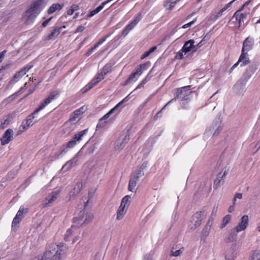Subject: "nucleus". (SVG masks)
Masks as SVG:
<instances>
[{"instance_id": "1", "label": "nucleus", "mask_w": 260, "mask_h": 260, "mask_svg": "<svg viewBox=\"0 0 260 260\" xmlns=\"http://www.w3.org/2000/svg\"><path fill=\"white\" fill-rule=\"evenodd\" d=\"M257 68L255 65L249 66L242 76L238 80L233 86L234 92L238 95L242 96L246 91V84L252 75L255 72Z\"/></svg>"}, {"instance_id": "2", "label": "nucleus", "mask_w": 260, "mask_h": 260, "mask_svg": "<svg viewBox=\"0 0 260 260\" xmlns=\"http://www.w3.org/2000/svg\"><path fill=\"white\" fill-rule=\"evenodd\" d=\"M129 134L128 132L122 134L118 139L116 140L115 143V148L116 150H121L124 148L125 145L128 143L129 140Z\"/></svg>"}, {"instance_id": "3", "label": "nucleus", "mask_w": 260, "mask_h": 260, "mask_svg": "<svg viewBox=\"0 0 260 260\" xmlns=\"http://www.w3.org/2000/svg\"><path fill=\"white\" fill-rule=\"evenodd\" d=\"M250 62V60L247 52H242L238 61L235 63L230 69L229 73L231 74L233 71L240 63L241 67H244Z\"/></svg>"}, {"instance_id": "4", "label": "nucleus", "mask_w": 260, "mask_h": 260, "mask_svg": "<svg viewBox=\"0 0 260 260\" xmlns=\"http://www.w3.org/2000/svg\"><path fill=\"white\" fill-rule=\"evenodd\" d=\"M57 244L55 243H52L50 244L47 250L44 253V257L45 258L50 259L52 260H55V254L57 251Z\"/></svg>"}, {"instance_id": "5", "label": "nucleus", "mask_w": 260, "mask_h": 260, "mask_svg": "<svg viewBox=\"0 0 260 260\" xmlns=\"http://www.w3.org/2000/svg\"><path fill=\"white\" fill-rule=\"evenodd\" d=\"M189 86H184L177 89V96L176 98L181 101H187L189 99V94L191 92L187 89Z\"/></svg>"}, {"instance_id": "6", "label": "nucleus", "mask_w": 260, "mask_h": 260, "mask_svg": "<svg viewBox=\"0 0 260 260\" xmlns=\"http://www.w3.org/2000/svg\"><path fill=\"white\" fill-rule=\"evenodd\" d=\"M205 216V212L202 211L197 212L194 213L192 217V220L191 221L193 223L194 227H191V229H195L200 225L202 220Z\"/></svg>"}, {"instance_id": "7", "label": "nucleus", "mask_w": 260, "mask_h": 260, "mask_svg": "<svg viewBox=\"0 0 260 260\" xmlns=\"http://www.w3.org/2000/svg\"><path fill=\"white\" fill-rule=\"evenodd\" d=\"M128 96L125 97L124 99H123L121 101H120L119 103H118L114 108L111 109L107 113H106L104 116L100 119V121H102L103 120L107 119L110 115L114 113L115 116L117 115L121 111V109L119 108L120 106L123 103L124 101L128 98Z\"/></svg>"}, {"instance_id": "8", "label": "nucleus", "mask_w": 260, "mask_h": 260, "mask_svg": "<svg viewBox=\"0 0 260 260\" xmlns=\"http://www.w3.org/2000/svg\"><path fill=\"white\" fill-rule=\"evenodd\" d=\"M60 94V91L58 90H54L50 92L48 96L45 99L40 105V109H43L51 102L57 98Z\"/></svg>"}, {"instance_id": "9", "label": "nucleus", "mask_w": 260, "mask_h": 260, "mask_svg": "<svg viewBox=\"0 0 260 260\" xmlns=\"http://www.w3.org/2000/svg\"><path fill=\"white\" fill-rule=\"evenodd\" d=\"M57 251L55 254V260H63V256L68 251V247L62 243L57 244Z\"/></svg>"}, {"instance_id": "10", "label": "nucleus", "mask_w": 260, "mask_h": 260, "mask_svg": "<svg viewBox=\"0 0 260 260\" xmlns=\"http://www.w3.org/2000/svg\"><path fill=\"white\" fill-rule=\"evenodd\" d=\"M106 75H104V73L102 71L98 74L94 79H93L89 84H88L84 88V91L83 92L87 91L88 90L92 88L99 82L103 80Z\"/></svg>"}, {"instance_id": "11", "label": "nucleus", "mask_w": 260, "mask_h": 260, "mask_svg": "<svg viewBox=\"0 0 260 260\" xmlns=\"http://www.w3.org/2000/svg\"><path fill=\"white\" fill-rule=\"evenodd\" d=\"M106 75H104V73L102 71L98 74L94 79H93L89 84H88L84 88V91L83 92L87 91L88 90L92 88L99 82L103 80Z\"/></svg>"}, {"instance_id": "12", "label": "nucleus", "mask_w": 260, "mask_h": 260, "mask_svg": "<svg viewBox=\"0 0 260 260\" xmlns=\"http://www.w3.org/2000/svg\"><path fill=\"white\" fill-rule=\"evenodd\" d=\"M43 0L34 1L31 3L28 10L30 12H34L39 15L43 9Z\"/></svg>"}, {"instance_id": "13", "label": "nucleus", "mask_w": 260, "mask_h": 260, "mask_svg": "<svg viewBox=\"0 0 260 260\" xmlns=\"http://www.w3.org/2000/svg\"><path fill=\"white\" fill-rule=\"evenodd\" d=\"M248 223V215H243L241 218V221L239 222L238 224L233 230L238 233L246 229Z\"/></svg>"}, {"instance_id": "14", "label": "nucleus", "mask_w": 260, "mask_h": 260, "mask_svg": "<svg viewBox=\"0 0 260 260\" xmlns=\"http://www.w3.org/2000/svg\"><path fill=\"white\" fill-rule=\"evenodd\" d=\"M87 220V218H85L84 211H81L78 217L74 219V224L72 226V228H79L83 225Z\"/></svg>"}, {"instance_id": "15", "label": "nucleus", "mask_w": 260, "mask_h": 260, "mask_svg": "<svg viewBox=\"0 0 260 260\" xmlns=\"http://www.w3.org/2000/svg\"><path fill=\"white\" fill-rule=\"evenodd\" d=\"M87 220V218H85L84 211H81L78 217L74 219V224L72 226V228H79L83 225Z\"/></svg>"}, {"instance_id": "16", "label": "nucleus", "mask_w": 260, "mask_h": 260, "mask_svg": "<svg viewBox=\"0 0 260 260\" xmlns=\"http://www.w3.org/2000/svg\"><path fill=\"white\" fill-rule=\"evenodd\" d=\"M77 142L73 138L72 140L69 141L66 146V147L62 149V150H60V151L58 153H56L55 154V158H60L62 155L67 153L68 151V148H73L76 144Z\"/></svg>"}, {"instance_id": "17", "label": "nucleus", "mask_w": 260, "mask_h": 260, "mask_svg": "<svg viewBox=\"0 0 260 260\" xmlns=\"http://www.w3.org/2000/svg\"><path fill=\"white\" fill-rule=\"evenodd\" d=\"M42 109H40V107L37 108L32 113L28 115L25 119L26 125H24L23 129H27L30 126H32L34 124V119L35 118V115Z\"/></svg>"}, {"instance_id": "18", "label": "nucleus", "mask_w": 260, "mask_h": 260, "mask_svg": "<svg viewBox=\"0 0 260 260\" xmlns=\"http://www.w3.org/2000/svg\"><path fill=\"white\" fill-rule=\"evenodd\" d=\"M13 133V131L12 129L9 128L6 130L1 139L2 145L8 144L12 140Z\"/></svg>"}, {"instance_id": "19", "label": "nucleus", "mask_w": 260, "mask_h": 260, "mask_svg": "<svg viewBox=\"0 0 260 260\" xmlns=\"http://www.w3.org/2000/svg\"><path fill=\"white\" fill-rule=\"evenodd\" d=\"M85 111L84 107H82L79 109L75 110L71 115L69 121L72 124L76 123L79 120V116L83 114Z\"/></svg>"}, {"instance_id": "20", "label": "nucleus", "mask_w": 260, "mask_h": 260, "mask_svg": "<svg viewBox=\"0 0 260 260\" xmlns=\"http://www.w3.org/2000/svg\"><path fill=\"white\" fill-rule=\"evenodd\" d=\"M38 15V14L27 10L24 15L25 23L27 25L31 24L34 22Z\"/></svg>"}, {"instance_id": "21", "label": "nucleus", "mask_w": 260, "mask_h": 260, "mask_svg": "<svg viewBox=\"0 0 260 260\" xmlns=\"http://www.w3.org/2000/svg\"><path fill=\"white\" fill-rule=\"evenodd\" d=\"M254 40L253 39L247 37L243 43V47L242 48V52H247L250 50L253 46Z\"/></svg>"}, {"instance_id": "22", "label": "nucleus", "mask_w": 260, "mask_h": 260, "mask_svg": "<svg viewBox=\"0 0 260 260\" xmlns=\"http://www.w3.org/2000/svg\"><path fill=\"white\" fill-rule=\"evenodd\" d=\"M248 14V13L247 12L238 13V12H236L234 13L232 18H235L236 20L238 21L239 24L238 27L241 26L242 22H244V21L246 20Z\"/></svg>"}, {"instance_id": "23", "label": "nucleus", "mask_w": 260, "mask_h": 260, "mask_svg": "<svg viewBox=\"0 0 260 260\" xmlns=\"http://www.w3.org/2000/svg\"><path fill=\"white\" fill-rule=\"evenodd\" d=\"M146 165L147 164H145V162L143 163L139 169L136 170L134 172L133 175L132 177L133 179L139 181L140 180V179L141 177H142L144 175L143 170L146 167Z\"/></svg>"}, {"instance_id": "24", "label": "nucleus", "mask_w": 260, "mask_h": 260, "mask_svg": "<svg viewBox=\"0 0 260 260\" xmlns=\"http://www.w3.org/2000/svg\"><path fill=\"white\" fill-rule=\"evenodd\" d=\"M194 41L193 40H189L186 41L181 49L182 52L185 53H186L191 50H192V51L194 52Z\"/></svg>"}, {"instance_id": "25", "label": "nucleus", "mask_w": 260, "mask_h": 260, "mask_svg": "<svg viewBox=\"0 0 260 260\" xmlns=\"http://www.w3.org/2000/svg\"><path fill=\"white\" fill-rule=\"evenodd\" d=\"M59 192L57 191H53L50 193L46 198V202L44 203L45 206H48L51 203H52L54 201H55L58 196Z\"/></svg>"}, {"instance_id": "26", "label": "nucleus", "mask_w": 260, "mask_h": 260, "mask_svg": "<svg viewBox=\"0 0 260 260\" xmlns=\"http://www.w3.org/2000/svg\"><path fill=\"white\" fill-rule=\"evenodd\" d=\"M227 174L228 171L224 170L223 174H221V172H220L218 174L217 178L214 180L213 183V187L214 188H217L219 187L221 180L224 179Z\"/></svg>"}, {"instance_id": "27", "label": "nucleus", "mask_w": 260, "mask_h": 260, "mask_svg": "<svg viewBox=\"0 0 260 260\" xmlns=\"http://www.w3.org/2000/svg\"><path fill=\"white\" fill-rule=\"evenodd\" d=\"M78 160L77 154H76L72 159L68 161L62 167V170L64 171L69 170L72 166L75 165Z\"/></svg>"}, {"instance_id": "28", "label": "nucleus", "mask_w": 260, "mask_h": 260, "mask_svg": "<svg viewBox=\"0 0 260 260\" xmlns=\"http://www.w3.org/2000/svg\"><path fill=\"white\" fill-rule=\"evenodd\" d=\"M140 72H141L140 71H138L135 69L134 72L129 75L128 78L125 81V84H128L131 82L136 81L141 75Z\"/></svg>"}, {"instance_id": "29", "label": "nucleus", "mask_w": 260, "mask_h": 260, "mask_svg": "<svg viewBox=\"0 0 260 260\" xmlns=\"http://www.w3.org/2000/svg\"><path fill=\"white\" fill-rule=\"evenodd\" d=\"M63 4H60L58 3L52 4L48 10V14H51L56 11L60 10L63 8Z\"/></svg>"}, {"instance_id": "30", "label": "nucleus", "mask_w": 260, "mask_h": 260, "mask_svg": "<svg viewBox=\"0 0 260 260\" xmlns=\"http://www.w3.org/2000/svg\"><path fill=\"white\" fill-rule=\"evenodd\" d=\"M63 28H65V26L55 27L50 35H48L47 39L48 40H51L53 38L57 37L60 34Z\"/></svg>"}, {"instance_id": "31", "label": "nucleus", "mask_w": 260, "mask_h": 260, "mask_svg": "<svg viewBox=\"0 0 260 260\" xmlns=\"http://www.w3.org/2000/svg\"><path fill=\"white\" fill-rule=\"evenodd\" d=\"M83 187V184L81 182L77 183L73 191L70 192V198L73 197L80 192Z\"/></svg>"}, {"instance_id": "32", "label": "nucleus", "mask_w": 260, "mask_h": 260, "mask_svg": "<svg viewBox=\"0 0 260 260\" xmlns=\"http://www.w3.org/2000/svg\"><path fill=\"white\" fill-rule=\"evenodd\" d=\"M26 74L25 73V71H24L22 69L16 73L15 75L13 76V79L11 80L10 82L11 83H14L19 81L24 75Z\"/></svg>"}, {"instance_id": "33", "label": "nucleus", "mask_w": 260, "mask_h": 260, "mask_svg": "<svg viewBox=\"0 0 260 260\" xmlns=\"http://www.w3.org/2000/svg\"><path fill=\"white\" fill-rule=\"evenodd\" d=\"M88 129L81 131L74 136L73 139L78 143L83 139V136L87 133Z\"/></svg>"}, {"instance_id": "34", "label": "nucleus", "mask_w": 260, "mask_h": 260, "mask_svg": "<svg viewBox=\"0 0 260 260\" xmlns=\"http://www.w3.org/2000/svg\"><path fill=\"white\" fill-rule=\"evenodd\" d=\"M235 0H233L226 5H225L224 7H223L220 11L218 12L215 16H214V17L212 18L213 20H217L219 17H220L222 15V13L225 11L233 3Z\"/></svg>"}, {"instance_id": "35", "label": "nucleus", "mask_w": 260, "mask_h": 260, "mask_svg": "<svg viewBox=\"0 0 260 260\" xmlns=\"http://www.w3.org/2000/svg\"><path fill=\"white\" fill-rule=\"evenodd\" d=\"M137 182L138 181L131 177L128 183V190L132 192H135L137 189Z\"/></svg>"}, {"instance_id": "36", "label": "nucleus", "mask_w": 260, "mask_h": 260, "mask_svg": "<svg viewBox=\"0 0 260 260\" xmlns=\"http://www.w3.org/2000/svg\"><path fill=\"white\" fill-rule=\"evenodd\" d=\"M124 209V207L120 205L119 207L117 212L116 219L117 220H121L123 217V216L125 213Z\"/></svg>"}, {"instance_id": "37", "label": "nucleus", "mask_w": 260, "mask_h": 260, "mask_svg": "<svg viewBox=\"0 0 260 260\" xmlns=\"http://www.w3.org/2000/svg\"><path fill=\"white\" fill-rule=\"evenodd\" d=\"M134 27L135 26L131 22L126 25L122 32L123 36H126Z\"/></svg>"}, {"instance_id": "38", "label": "nucleus", "mask_w": 260, "mask_h": 260, "mask_svg": "<svg viewBox=\"0 0 260 260\" xmlns=\"http://www.w3.org/2000/svg\"><path fill=\"white\" fill-rule=\"evenodd\" d=\"M220 124H221V121L219 119L216 120V121H215L214 122L213 125V128L216 129V131H215V133H214V135H215L216 134L217 132V133H218L219 131L222 128L220 126Z\"/></svg>"}, {"instance_id": "39", "label": "nucleus", "mask_w": 260, "mask_h": 260, "mask_svg": "<svg viewBox=\"0 0 260 260\" xmlns=\"http://www.w3.org/2000/svg\"><path fill=\"white\" fill-rule=\"evenodd\" d=\"M131 197L128 195L125 196L122 199L120 205L125 207H127L130 203Z\"/></svg>"}, {"instance_id": "40", "label": "nucleus", "mask_w": 260, "mask_h": 260, "mask_svg": "<svg viewBox=\"0 0 260 260\" xmlns=\"http://www.w3.org/2000/svg\"><path fill=\"white\" fill-rule=\"evenodd\" d=\"M231 219V215H226V216H225L222 219V223L220 225V229L224 228L229 222Z\"/></svg>"}, {"instance_id": "41", "label": "nucleus", "mask_w": 260, "mask_h": 260, "mask_svg": "<svg viewBox=\"0 0 260 260\" xmlns=\"http://www.w3.org/2000/svg\"><path fill=\"white\" fill-rule=\"evenodd\" d=\"M27 209H24L23 207H20L19 208V210L17 212L15 217L19 218L20 219L22 220V218L23 217V213H27Z\"/></svg>"}, {"instance_id": "42", "label": "nucleus", "mask_w": 260, "mask_h": 260, "mask_svg": "<svg viewBox=\"0 0 260 260\" xmlns=\"http://www.w3.org/2000/svg\"><path fill=\"white\" fill-rule=\"evenodd\" d=\"M150 63L149 62L140 64L137 68H136L138 71H140L141 74L143 73V72L146 70L148 68V67L149 66Z\"/></svg>"}, {"instance_id": "43", "label": "nucleus", "mask_w": 260, "mask_h": 260, "mask_svg": "<svg viewBox=\"0 0 260 260\" xmlns=\"http://www.w3.org/2000/svg\"><path fill=\"white\" fill-rule=\"evenodd\" d=\"M78 9H79V6H78L77 5H75V4L72 5L70 7L69 9L67 11L68 15H73L74 12L75 11L78 10Z\"/></svg>"}, {"instance_id": "44", "label": "nucleus", "mask_w": 260, "mask_h": 260, "mask_svg": "<svg viewBox=\"0 0 260 260\" xmlns=\"http://www.w3.org/2000/svg\"><path fill=\"white\" fill-rule=\"evenodd\" d=\"M21 221V220L20 219V218L15 217L12 221V229L13 230L17 229L18 227L19 224Z\"/></svg>"}, {"instance_id": "45", "label": "nucleus", "mask_w": 260, "mask_h": 260, "mask_svg": "<svg viewBox=\"0 0 260 260\" xmlns=\"http://www.w3.org/2000/svg\"><path fill=\"white\" fill-rule=\"evenodd\" d=\"M142 17L143 16L142 13H139L134 18V20L131 22V23L135 26L138 24V23L142 19Z\"/></svg>"}, {"instance_id": "46", "label": "nucleus", "mask_w": 260, "mask_h": 260, "mask_svg": "<svg viewBox=\"0 0 260 260\" xmlns=\"http://www.w3.org/2000/svg\"><path fill=\"white\" fill-rule=\"evenodd\" d=\"M101 71L104 73V75H106L108 73L111 71V65L109 64H106L102 69Z\"/></svg>"}, {"instance_id": "47", "label": "nucleus", "mask_w": 260, "mask_h": 260, "mask_svg": "<svg viewBox=\"0 0 260 260\" xmlns=\"http://www.w3.org/2000/svg\"><path fill=\"white\" fill-rule=\"evenodd\" d=\"M251 260H260V251H254L252 254Z\"/></svg>"}, {"instance_id": "48", "label": "nucleus", "mask_w": 260, "mask_h": 260, "mask_svg": "<svg viewBox=\"0 0 260 260\" xmlns=\"http://www.w3.org/2000/svg\"><path fill=\"white\" fill-rule=\"evenodd\" d=\"M74 228H70L68 229V230L66 232V233L64 235V240L66 241H70V238L72 236L73 234V230Z\"/></svg>"}, {"instance_id": "49", "label": "nucleus", "mask_w": 260, "mask_h": 260, "mask_svg": "<svg viewBox=\"0 0 260 260\" xmlns=\"http://www.w3.org/2000/svg\"><path fill=\"white\" fill-rule=\"evenodd\" d=\"M235 231H233L231 233L229 237L228 238L227 242H231L236 240L237 235L235 233Z\"/></svg>"}, {"instance_id": "50", "label": "nucleus", "mask_w": 260, "mask_h": 260, "mask_svg": "<svg viewBox=\"0 0 260 260\" xmlns=\"http://www.w3.org/2000/svg\"><path fill=\"white\" fill-rule=\"evenodd\" d=\"M183 250H184L183 247H182L180 249L176 250L175 251L172 250L171 253V256H175V257L178 256L182 253Z\"/></svg>"}, {"instance_id": "51", "label": "nucleus", "mask_w": 260, "mask_h": 260, "mask_svg": "<svg viewBox=\"0 0 260 260\" xmlns=\"http://www.w3.org/2000/svg\"><path fill=\"white\" fill-rule=\"evenodd\" d=\"M210 230L211 229L209 225L206 226L202 231V236L206 237L209 235Z\"/></svg>"}, {"instance_id": "52", "label": "nucleus", "mask_w": 260, "mask_h": 260, "mask_svg": "<svg viewBox=\"0 0 260 260\" xmlns=\"http://www.w3.org/2000/svg\"><path fill=\"white\" fill-rule=\"evenodd\" d=\"M176 100V98L175 99H173L171 100H170L162 109L160 111H158L156 114L154 116V118L155 119H157L158 117H160L161 116V111L162 110L168 105L170 103H171V102H172L173 101L175 100Z\"/></svg>"}, {"instance_id": "53", "label": "nucleus", "mask_w": 260, "mask_h": 260, "mask_svg": "<svg viewBox=\"0 0 260 260\" xmlns=\"http://www.w3.org/2000/svg\"><path fill=\"white\" fill-rule=\"evenodd\" d=\"M176 1H170L167 3L166 7H168V9L171 10L176 5Z\"/></svg>"}, {"instance_id": "54", "label": "nucleus", "mask_w": 260, "mask_h": 260, "mask_svg": "<svg viewBox=\"0 0 260 260\" xmlns=\"http://www.w3.org/2000/svg\"><path fill=\"white\" fill-rule=\"evenodd\" d=\"M196 21H197V19H194L192 21H190V22L187 23L183 25L182 26V28H187L190 27L192 24H193L196 22Z\"/></svg>"}, {"instance_id": "55", "label": "nucleus", "mask_w": 260, "mask_h": 260, "mask_svg": "<svg viewBox=\"0 0 260 260\" xmlns=\"http://www.w3.org/2000/svg\"><path fill=\"white\" fill-rule=\"evenodd\" d=\"M217 210H218V206L214 205L213 208V209H212L211 217H212V216L215 217L217 212Z\"/></svg>"}, {"instance_id": "56", "label": "nucleus", "mask_w": 260, "mask_h": 260, "mask_svg": "<svg viewBox=\"0 0 260 260\" xmlns=\"http://www.w3.org/2000/svg\"><path fill=\"white\" fill-rule=\"evenodd\" d=\"M111 35V33H109L108 34H107L106 36H105L104 37L101 38L98 42L99 43V44H102L103 42H104L106 39L109 38L110 36Z\"/></svg>"}, {"instance_id": "57", "label": "nucleus", "mask_w": 260, "mask_h": 260, "mask_svg": "<svg viewBox=\"0 0 260 260\" xmlns=\"http://www.w3.org/2000/svg\"><path fill=\"white\" fill-rule=\"evenodd\" d=\"M85 29V27L82 25H80L77 27L76 30H75V32L77 33L79 32L83 31Z\"/></svg>"}, {"instance_id": "58", "label": "nucleus", "mask_w": 260, "mask_h": 260, "mask_svg": "<svg viewBox=\"0 0 260 260\" xmlns=\"http://www.w3.org/2000/svg\"><path fill=\"white\" fill-rule=\"evenodd\" d=\"M9 123V120L8 119H6L4 120L3 122L2 123L0 128H5L6 126Z\"/></svg>"}, {"instance_id": "59", "label": "nucleus", "mask_w": 260, "mask_h": 260, "mask_svg": "<svg viewBox=\"0 0 260 260\" xmlns=\"http://www.w3.org/2000/svg\"><path fill=\"white\" fill-rule=\"evenodd\" d=\"M203 42V40L200 41L197 45H194V49L193 51H197V50L201 47L203 45L202 42Z\"/></svg>"}, {"instance_id": "60", "label": "nucleus", "mask_w": 260, "mask_h": 260, "mask_svg": "<svg viewBox=\"0 0 260 260\" xmlns=\"http://www.w3.org/2000/svg\"><path fill=\"white\" fill-rule=\"evenodd\" d=\"M85 218H87V220H86V222H89L93 219V215L91 213H89L88 214L86 215Z\"/></svg>"}, {"instance_id": "61", "label": "nucleus", "mask_w": 260, "mask_h": 260, "mask_svg": "<svg viewBox=\"0 0 260 260\" xmlns=\"http://www.w3.org/2000/svg\"><path fill=\"white\" fill-rule=\"evenodd\" d=\"M52 17H50L47 19H46L45 21H44L42 23V26L44 27H46L48 23L51 21V20L52 19Z\"/></svg>"}, {"instance_id": "62", "label": "nucleus", "mask_w": 260, "mask_h": 260, "mask_svg": "<svg viewBox=\"0 0 260 260\" xmlns=\"http://www.w3.org/2000/svg\"><path fill=\"white\" fill-rule=\"evenodd\" d=\"M6 50H4L2 52L0 53V63H1L3 61V59L4 57L5 54L6 53Z\"/></svg>"}, {"instance_id": "63", "label": "nucleus", "mask_w": 260, "mask_h": 260, "mask_svg": "<svg viewBox=\"0 0 260 260\" xmlns=\"http://www.w3.org/2000/svg\"><path fill=\"white\" fill-rule=\"evenodd\" d=\"M94 50V49H93V48L91 47L88 50V51L86 53L85 55L87 56H90L92 54V53L93 52Z\"/></svg>"}, {"instance_id": "64", "label": "nucleus", "mask_w": 260, "mask_h": 260, "mask_svg": "<svg viewBox=\"0 0 260 260\" xmlns=\"http://www.w3.org/2000/svg\"><path fill=\"white\" fill-rule=\"evenodd\" d=\"M235 257V256L234 255H230L229 254H226L225 256V258L227 260H233Z\"/></svg>"}]
</instances>
